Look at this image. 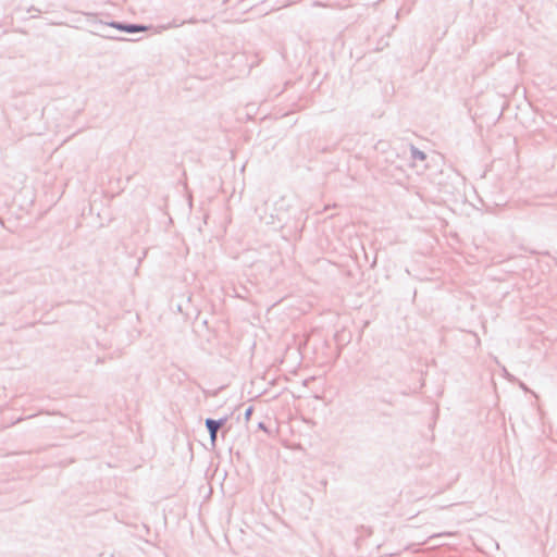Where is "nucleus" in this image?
<instances>
[{"mask_svg": "<svg viewBox=\"0 0 557 557\" xmlns=\"http://www.w3.org/2000/svg\"><path fill=\"white\" fill-rule=\"evenodd\" d=\"M289 207V203L285 197H282L276 203H275V211H276V220L278 223L285 222L287 218V209Z\"/></svg>", "mask_w": 557, "mask_h": 557, "instance_id": "1", "label": "nucleus"}, {"mask_svg": "<svg viewBox=\"0 0 557 557\" xmlns=\"http://www.w3.org/2000/svg\"><path fill=\"white\" fill-rule=\"evenodd\" d=\"M205 426L209 433L210 444L212 448H214L216 446L219 429L215 428V423L212 418H207L205 420Z\"/></svg>", "mask_w": 557, "mask_h": 557, "instance_id": "2", "label": "nucleus"}, {"mask_svg": "<svg viewBox=\"0 0 557 557\" xmlns=\"http://www.w3.org/2000/svg\"><path fill=\"white\" fill-rule=\"evenodd\" d=\"M410 154L412 160L424 161L426 159V154L413 145L410 146Z\"/></svg>", "mask_w": 557, "mask_h": 557, "instance_id": "3", "label": "nucleus"}, {"mask_svg": "<svg viewBox=\"0 0 557 557\" xmlns=\"http://www.w3.org/2000/svg\"><path fill=\"white\" fill-rule=\"evenodd\" d=\"M227 421H228V416H224L220 419H213V422L215 423V428H218L219 430L221 428H223Z\"/></svg>", "mask_w": 557, "mask_h": 557, "instance_id": "4", "label": "nucleus"}, {"mask_svg": "<svg viewBox=\"0 0 557 557\" xmlns=\"http://www.w3.org/2000/svg\"><path fill=\"white\" fill-rule=\"evenodd\" d=\"M253 413V407L252 406H248L244 412V419L246 421H249L251 419V416Z\"/></svg>", "mask_w": 557, "mask_h": 557, "instance_id": "5", "label": "nucleus"}, {"mask_svg": "<svg viewBox=\"0 0 557 557\" xmlns=\"http://www.w3.org/2000/svg\"><path fill=\"white\" fill-rule=\"evenodd\" d=\"M453 533L450 532H443V533H437V534H433L429 537V540H433V539H436V537H442V536H451Z\"/></svg>", "mask_w": 557, "mask_h": 557, "instance_id": "6", "label": "nucleus"}, {"mask_svg": "<svg viewBox=\"0 0 557 557\" xmlns=\"http://www.w3.org/2000/svg\"><path fill=\"white\" fill-rule=\"evenodd\" d=\"M258 429L263 430V431H268L264 422H259L258 423Z\"/></svg>", "mask_w": 557, "mask_h": 557, "instance_id": "7", "label": "nucleus"}, {"mask_svg": "<svg viewBox=\"0 0 557 557\" xmlns=\"http://www.w3.org/2000/svg\"><path fill=\"white\" fill-rule=\"evenodd\" d=\"M128 32H138L139 30V27L137 26H133L131 28H127Z\"/></svg>", "mask_w": 557, "mask_h": 557, "instance_id": "8", "label": "nucleus"}, {"mask_svg": "<svg viewBox=\"0 0 557 557\" xmlns=\"http://www.w3.org/2000/svg\"><path fill=\"white\" fill-rule=\"evenodd\" d=\"M360 248V250L363 251V253L367 256V250H366V246L364 245H361V246H358Z\"/></svg>", "mask_w": 557, "mask_h": 557, "instance_id": "9", "label": "nucleus"}, {"mask_svg": "<svg viewBox=\"0 0 557 557\" xmlns=\"http://www.w3.org/2000/svg\"><path fill=\"white\" fill-rule=\"evenodd\" d=\"M148 29H149V27H148V26L141 25V33H143V32H146V30H148Z\"/></svg>", "mask_w": 557, "mask_h": 557, "instance_id": "10", "label": "nucleus"}, {"mask_svg": "<svg viewBox=\"0 0 557 557\" xmlns=\"http://www.w3.org/2000/svg\"><path fill=\"white\" fill-rule=\"evenodd\" d=\"M146 255H147V252H146V251H144V253H143V255H141V257H140V260H141V261L146 258Z\"/></svg>", "mask_w": 557, "mask_h": 557, "instance_id": "11", "label": "nucleus"}, {"mask_svg": "<svg viewBox=\"0 0 557 557\" xmlns=\"http://www.w3.org/2000/svg\"><path fill=\"white\" fill-rule=\"evenodd\" d=\"M163 29H166V26H159L158 27V32L163 30Z\"/></svg>", "mask_w": 557, "mask_h": 557, "instance_id": "12", "label": "nucleus"}, {"mask_svg": "<svg viewBox=\"0 0 557 557\" xmlns=\"http://www.w3.org/2000/svg\"><path fill=\"white\" fill-rule=\"evenodd\" d=\"M141 528H144L147 532H149V528L146 524H141Z\"/></svg>", "mask_w": 557, "mask_h": 557, "instance_id": "13", "label": "nucleus"}, {"mask_svg": "<svg viewBox=\"0 0 557 557\" xmlns=\"http://www.w3.org/2000/svg\"><path fill=\"white\" fill-rule=\"evenodd\" d=\"M369 247H370V249H371V250H373V251H374V250H376V249H375V247H376V246H374V245H371V246H369Z\"/></svg>", "mask_w": 557, "mask_h": 557, "instance_id": "14", "label": "nucleus"}, {"mask_svg": "<svg viewBox=\"0 0 557 557\" xmlns=\"http://www.w3.org/2000/svg\"><path fill=\"white\" fill-rule=\"evenodd\" d=\"M525 251H530V252H537V251H536V250H534V249H530V250L525 249Z\"/></svg>", "mask_w": 557, "mask_h": 557, "instance_id": "15", "label": "nucleus"}]
</instances>
